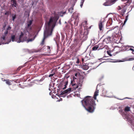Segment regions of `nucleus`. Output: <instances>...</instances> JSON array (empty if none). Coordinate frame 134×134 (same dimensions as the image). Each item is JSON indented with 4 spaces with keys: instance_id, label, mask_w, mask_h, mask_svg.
Segmentation results:
<instances>
[{
    "instance_id": "5",
    "label": "nucleus",
    "mask_w": 134,
    "mask_h": 134,
    "mask_svg": "<svg viewBox=\"0 0 134 134\" xmlns=\"http://www.w3.org/2000/svg\"><path fill=\"white\" fill-rule=\"evenodd\" d=\"M83 81L82 80L79 79L78 82H77V84L75 85H72L75 90L78 88L79 87H81L82 85Z\"/></svg>"
},
{
    "instance_id": "53",
    "label": "nucleus",
    "mask_w": 134,
    "mask_h": 134,
    "mask_svg": "<svg viewBox=\"0 0 134 134\" xmlns=\"http://www.w3.org/2000/svg\"><path fill=\"white\" fill-rule=\"evenodd\" d=\"M129 47H132V48H134V47L133 46H130Z\"/></svg>"
},
{
    "instance_id": "26",
    "label": "nucleus",
    "mask_w": 134,
    "mask_h": 134,
    "mask_svg": "<svg viewBox=\"0 0 134 134\" xmlns=\"http://www.w3.org/2000/svg\"><path fill=\"white\" fill-rule=\"evenodd\" d=\"M32 20H30L28 22L27 24V26L28 27H30L31 25L32 24Z\"/></svg>"
},
{
    "instance_id": "15",
    "label": "nucleus",
    "mask_w": 134,
    "mask_h": 134,
    "mask_svg": "<svg viewBox=\"0 0 134 134\" xmlns=\"http://www.w3.org/2000/svg\"><path fill=\"white\" fill-rule=\"evenodd\" d=\"M68 83V81H66L65 82L63 83V84L64 85V87L63 88V89L64 90L66 89V86L67 85Z\"/></svg>"
},
{
    "instance_id": "51",
    "label": "nucleus",
    "mask_w": 134,
    "mask_h": 134,
    "mask_svg": "<svg viewBox=\"0 0 134 134\" xmlns=\"http://www.w3.org/2000/svg\"><path fill=\"white\" fill-rule=\"evenodd\" d=\"M82 62H83L84 61V59L83 58H82Z\"/></svg>"
},
{
    "instance_id": "7",
    "label": "nucleus",
    "mask_w": 134,
    "mask_h": 134,
    "mask_svg": "<svg viewBox=\"0 0 134 134\" xmlns=\"http://www.w3.org/2000/svg\"><path fill=\"white\" fill-rule=\"evenodd\" d=\"M111 31L110 30L108 31L107 32V34H108V36L107 38V40L110 42H111L112 39L113 38H111L112 36L113 33L110 32Z\"/></svg>"
},
{
    "instance_id": "12",
    "label": "nucleus",
    "mask_w": 134,
    "mask_h": 134,
    "mask_svg": "<svg viewBox=\"0 0 134 134\" xmlns=\"http://www.w3.org/2000/svg\"><path fill=\"white\" fill-rule=\"evenodd\" d=\"M99 93V90H96V92H95L93 96V98L95 100L96 99V97L98 95V93Z\"/></svg>"
},
{
    "instance_id": "37",
    "label": "nucleus",
    "mask_w": 134,
    "mask_h": 134,
    "mask_svg": "<svg viewBox=\"0 0 134 134\" xmlns=\"http://www.w3.org/2000/svg\"><path fill=\"white\" fill-rule=\"evenodd\" d=\"M80 62V60L79 58H77V61L76 62V63L77 64H79V63Z\"/></svg>"
},
{
    "instance_id": "40",
    "label": "nucleus",
    "mask_w": 134,
    "mask_h": 134,
    "mask_svg": "<svg viewBox=\"0 0 134 134\" xmlns=\"http://www.w3.org/2000/svg\"><path fill=\"white\" fill-rule=\"evenodd\" d=\"M129 50H131L132 51V52L133 53L134 52V49L131 48H130Z\"/></svg>"
},
{
    "instance_id": "23",
    "label": "nucleus",
    "mask_w": 134,
    "mask_h": 134,
    "mask_svg": "<svg viewBox=\"0 0 134 134\" xmlns=\"http://www.w3.org/2000/svg\"><path fill=\"white\" fill-rule=\"evenodd\" d=\"M128 13L129 12H128L127 13V15L126 16V18H125V21H124V24L126 22V21H127V20L128 19V16H129V14H128Z\"/></svg>"
},
{
    "instance_id": "48",
    "label": "nucleus",
    "mask_w": 134,
    "mask_h": 134,
    "mask_svg": "<svg viewBox=\"0 0 134 134\" xmlns=\"http://www.w3.org/2000/svg\"><path fill=\"white\" fill-rule=\"evenodd\" d=\"M83 5V4H80V6H81V7H82V6Z\"/></svg>"
},
{
    "instance_id": "35",
    "label": "nucleus",
    "mask_w": 134,
    "mask_h": 134,
    "mask_svg": "<svg viewBox=\"0 0 134 134\" xmlns=\"http://www.w3.org/2000/svg\"><path fill=\"white\" fill-rule=\"evenodd\" d=\"M107 54L110 56H112V55L110 53V52L109 51H107Z\"/></svg>"
},
{
    "instance_id": "20",
    "label": "nucleus",
    "mask_w": 134,
    "mask_h": 134,
    "mask_svg": "<svg viewBox=\"0 0 134 134\" xmlns=\"http://www.w3.org/2000/svg\"><path fill=\"white\" fill-rule=\"evenodd\" d=\"M11 81V80H7L6 81V83L8 85H12Z\"/></svg>"
},
{
    "instance_id": "3",
    "label": "nucleus",
    "mask_w": 134,
    "mask_h": 134,
    "mask_svg": "<svg viewBox=\"0 0 134 134\" xmlns=\"http://www.w3.org/2000/svg\"><path fill=\"white\" fill-rule=\"evenodd\" d=\"M26 31L24 32H21V35H20L19 39L17 42L20 43L21 42H23L26 41L27 38V35L25 34Z\"/></svg>"
},
{
    "instance_id": "22",
    "label": "nucleus",
    "mask_w": 134,
    "mask_h": 134,
    "mask_svg": "<svg viewBox=\"0 0 134 134\" xmlns=\"http://www.w3.org/2000/svg\"><path fill=\"white\" fill-rule=\"evenodd\" d=\"M98 47L99 46H98L97 45L94 46L92 48V50L93 51H96L98 49Z\"/></svg>"
},
{
    "instance_id": "24",
    "label": "nucleus",
    "mask_w": 134,
    "mask_h": 134,
    "mask_svg": "<svg viewBox=\"0 0 134 134\" xmlns=\"http://www.w3.org/2000/svg\"><path fill=\"white\" fill-rule=\"evenodd\" d=\"M97 46H99V47H100V49H102V48L101 47L103 46V43H99ZM102 48H103V47H102Z\"/></svg>"
},
{
    "instance_id": "46",
    "label": "nucleus",
    "mask_w": 134,
    "mask_h": 134,
    "mask_svg": "<svg viewBox=\"0 0 134 134\" xmlns=\"http://www.w3.org/2000/svg\"><path fill=\"white\" fill-rule=\"evenodd\" d=\"M3 79H2V80L3 81H5V82H6V81L7 80H5V79H4V80H3Z\"/></svg>"
},
{
    "instance_id": "8",
    "label": "nucleus",
    "mask_w": 134,
    "mask_h": 134,
    "mask_svg": "<svg viewBox=\"0 0 134 134\" xmlns=\"http://www.w3.org/2000/svg\"><path fill=\"white\" fill-rule=\"evenodd\" d=\"M116 0H112L111 1H108L105 2L103 4V5L105 6H109L112 5L113 4V3L116 1Z\"/></svg>"
},
{
    "instance_id": "29",
    "label": "nucleus",
    "mask_w": 134,
    "mask_h": 134,
    "mask_svg": "<svg viewBox=\"0 0 134 134\" xmlns=\"http://www.w3.org/2000/svg\"><path fill=\"white\" fill-rule=\"evenodd\" d=\"M16 17V15H14V14H13L12 16V20L13 21H14Z\"/></svg>"
},
{
    "instance_id": "32",
    "label": "nucleus",
    "mask_w": 134,
    "mask_h": 134,
    "mask_svg": "<svg viewBox=\"0 0 134 134\" xmlns=\"http://www.w3.org/2000/svg\"><path fill=\"white\" fill-rule=\"evenodd\" d=\"M6 36L3 35L1 37V38H2L3 40H5Z\"/></svg>"
},
{
    "instance_id": "1",
    "label": "nucleus",
    "mask_w": 134,
    "mask_h": 134,
    "mask_svg": "<svg viewBox=\"0 0 134 134\" xmlns=\"http://www.w3.org/2000/svg\"><path fill=\"white\" fill-rule=\"evenodd\" d=\"M81 102L83 105H85L84 107L88 111L91 113L94 111L96 104L93 97L86 96L81 101Z\"/></svg>"
},
{
    "instance_id": "50",
    "label": "nucleus",
    "mask_w": 134,
    "mask_h": 134,
    "mask_svg": "<svg viewBox=\"0 0 134 134\" xmlns=\"http://www.w3.org/2000/svg\"><path fill=\"white\" fill-rule=\"evenodd\" d=\"M81 89V88L80 87L78 89L79 90L78 91H79V90H80Z\"/></svg>"
},
{
    "instance_id": "54",
    "label": "nucleus",
    "mask_w": 134,
    "mask_h": 134,
    "mask_svg": "<svg viewBox=\"0 0 134 134\" xmlns=\"http://www.w3.org/2000/svg\"><path fill=\"white\" fill-rule=\"evenodd\" d=\"M115 28H117V29H118V26H116L115 27Z\"/></svg>"
},
{
    "instance_id": "56",
    "label": "nucleus",
    "mask_w": 134,
    "mask_h": 134,
    "mask_svg": "<svg viewBox=\"0 0 134 134\" xmlns=\"http://www.w3.org/2000/svg\"><path fill=\"white\" fill-rule=\"evenodd\" d=\"M132 54H134V53H133V52H132Z\"/></svg>"
},
{
    "instance_id": "39",
    "label": "nucleus",
    "mask_w": 134,
    "mask_h": 134,
    "mask_svg": "<svg viewBox=\"0 0 134 134\" xmlns=\"http://www.w3.org/2000/svg\"><path fill=\"white\" fill-rule=\"evenodd\" d=\"M118 9L119 10H120L122 9V8L120 6H118Z\"/></svg>"
},
{
    "instance_id": "43",
    "label": "nucleus",
    "mask_w": 134,
    "mask_h": 134,
    "mask_svg": "<svg viewBox=\"0 0 134 134\" xmlns=\"http://www.w3.org/2000/svg\"><path fill=\"white\" fill-rule=\"evenodd\" d=\"M84 1V0H82L81 1V2L80 4H83Z\"/></svg>"
},
{
    "instance_id": "34",
    "label": "nucleus",
    "mask_w": 134,
    "mask_h": 134,
    "mask_svg": "<svg viewBox=\"0 0 134 134\" xmlns=\"http://www.w3.org/2000/svg\"><path fill=\"white\" fill-rule=\"evenodd\" d=\"M55 74V73L54 72L53 74H50L49 76V77H51L54 74Z\"/></svg>"
},
{
    "instance_id": "14",
    "label": "nucleus",
    "mask_w": 134,
    "mask_h": 134,
    "mask_svg": "<svg viewBox=\"0 0 134 134\" xmlns=\"http://www.w3.org/2000/svg\"><path fill=\"white\" fill-rule=\"evenodd\" d=\"M15 36L14 35H12L11 36V39L13 42L16 41L15 40Z\"/></svg>"
},
{
    "instance_id": "10",
    "label": "nucleus",
    "mask_w": 134,
    "mask_h": 134,
    "mask_svg": "<svg viewBox=\"0 0 134 134\" xmlns=\"http://www.w3.org/2000/svg\"><path fill=\"white\" fill-rule=\"evenodd\" d=\"M85 32H84V33H82V32H81V35L80 36L81 38V39H82L84 41L86 40L87 37L86 34H85Z\"/></svg>"
},
{
    "instance_id": "13",
    "label": "nucleus",
    "mask_w": 134,
    "mask_h": 134,
    "mask_svg": "<svg viewBox=\"0 0 134 134\" xmlns=\"http://www.w3.org/2000/svg\"><path fill=\"white\" fill-rule=\"evenodd\" d=\"M11 2L12 3V5L13 7H16V2L15 0H11Z\"/></svg>"
},
{
    "instance_id": "2",
    "label": "nucleus",
    "mask_w": 134,
    "mask_h": 134,
    "mask_svg": "<svg viewBox=\"0 0 134 134\" xmlns=\"http://www.w3.org/2000/svg\"><path fill=\"white\" fill-rule=\"evenodd\" d=\"M55 25V24L53 23L52 26V28L51 29H48L46 30L44 32L43 37L41 42L40 44L42 46L43 45L44 43V40L45 39L47 38L48 36H50L52 35L53 30V29Z\"/></svg>"
},
{
    "instance_id": "49",
    "label": "nucleus",
    "mask_w": 134,
    "mask_h": 134,
    "mask_svg": "<svg viewBox=\"0 0 134 134\" xmlns=\"http://www.w3.org/2000/svg\"><path fill=\"white\" fill-rule=\"evenodd\" d=\"M87 20H85V23L86 24H87Z\"/></svg>"
},
{
    "instance_id": "17",
    "label": "nucleus",
    "mask_w": 134,
    "mask_h": 134,
    "mask_svg": "<svg viewBox=\"0 0 134 134\" xmlns=\"http://www.w3.org/2000/svg\"><path fill=\"white\" fill-rule=\"evenodd\" d=\"M41 49H34L32 50V52L33 53H37L40 52L41 51Z\"/></svg>"
},
{
    "instance_id": "4",
    "label": "nucleus",
    "mask_w": 134,
    "mask_h": 134,
    "mask_svg": "<svg viewBox=\"0 0 134 134\" xmlns=\"http://www.w3.org/2000/svg\"><path fill=\"white\" fill-rule=\"evenodd\" d=\"M121 115L123 118L126 119V120L127 121L129 122L131 124L132 122V119L131 117L128 116L125 113L122 112L121 113Z\"/></svg>"
},
{
    "instance_id": "9",
    "label": "nucleus",
    "mask_w": 134,
    "mask_h": 134,
    "mask_svg": "<svg viewBox=\"0 0 134 134\" xmlns=\"http://www.w3.org/2000/svg\"><path fill=\"white\" fill-rule=\"evenodd\" d=\"M98 26L100 31L101 32L103 31L104 29V25L102 21H100L99 22Z\"/></svg>"
},
{
    "instance_id": "30",
    "label": "nucleus",
    "mask_w": 134,
    "mask_h": 134,
    "mask_svg": "<svg viewBox=\"0 0 134 134\" xmlns=\"http://www.w3.org/2000/svg\"><path fill=\"white\" fill-rule=\"evenodd\" d=\"M111 25V23H110V21H108V22H107V26H110Z\"/></svg>"
},
{
    "instance_id": "6",
    "label": "nucleus",
    "mask_w": 134,
    "mask_h": 134,
    "mask_svg": "<svg viewBox=\"0 0 134 134\" xmlns=\"http://www.w3.org/2000/svg\"><path fill=\"white\" fill-rule=\"evenodd\" d=\"M43 50L44 52L47 53H49L51 52V49L49 46H44L43 47Z\"/></svg>"
},
{
    "instance_id": "27",
    "label": "nucleus",
    "mask_w": 134,
    "mask_h": 134,
    "mask_svg": "<svg viewBox=\"0 0 134 134\" xmlns=\"http://www.w3.org/2000/svg\"><path fill=\"white\" fill-rule=\"evenodd\" d=\"M73 7H71L70 8H69L68 9V11L70 13H72L73 12Z\"/></svg>"
},
{
    "instance_id": "28",
    "label": "nucleus",
    "mask_w": 134,
    "mask_h": 134,
    "mask_svg": "<svg viewBox=\"0 0 134 134\" xmlns=\"http://www.w3.org/2000/svg\"><path fill=\"white\" fill-rule=\"evenodd\" d=\"M35 38V37H34V38L33 39H32H32L30 38V39H29L27 40V42H28L30 41H32L33 40H34Z\"/></svg>"
},
{
    "instance_id": "31",
    "label": "nucleus",
    "mask_w": 134,
    "mask_h": 134,
    "mask_svg": "<svg viewBox=\"0 0 134 134\" xmlns=\"http://www.w3.org/2000/svg\"><path fill=\"white\" fill-rule=\"evenodd\" d=\"M83 69L85 70H87L88 69V67L87 66H83L82 67Z\"/></svg>"
},
{
    "instance_id": "47",
    "label": "nucleus",
    "mask_w": 134,
    "mask_h": 134,
    "mask_svg": "<svg viewBox=\"0 0 134 134\" xmlns=\"http://www.w3.org/2000/svg\"><path fill=\"white\" fill-rule=\"evenodd\" d=\"M20 69L21 68L20 67H19V68H18L17 70H20Z\"/></svg>"
},
{
    "instance_id": "38",
    "label": "nucleus",
    "mask_w": 134,
    "mask_h": 134,
    "mask_svg": "<svg viewBox=\"0 0 134 134\" xmlns=\"http://www.w3.org/2000/svg\"><path fill=\"white\" fill-rule=\"evenodd\" d=\"M4 14L5 15H9V12L8 11H7Z\"/></svg>"
},
{
    "instance_id": "36",
    "label": "nucleus",
    "mask_w": 134,
    "mask_h": 134,
    "mask_svg": "<svg viewBox=\"0 0 134 134\" xmlns=\"http://www.w3.org/2000/svg\"><path fill=\"white\" fill-rule=\"evenodd\" d=\"M11 29V27L9 26L7 28V31L8 30H10Z\"/></svg>"
},
{
    "instance_id": "52",
    "label": "nucleus",
    "mask_w": 134,
    "mask_h": 134,
    "mask_svg": "<svg viewBox=\"0 0 134 134\" xmlns=\"http://www.w3.org/2000/svg\"><path fill=\"white\" fill-rule=\"evenodd\" d=\"M77 73H76L75 74V76H77Z\"/></svg>"
},
{
    "instance_id": "33",
    "label": "nucleus",
    "mask_w": 134,
    "mask_h": 134,
    "mask_svg": "<svg viewBox=\"0 0 134 134\" xmlns=\"http://www.w3.org/2000/svg\"><path fill=\"white\" fill-rule=\"evenodd\" d=\"M8 31H7V30H6V31H5L4 33V35L6 36L7 35V34H8Z\"/></svg>"
},
{
    "instance_id": "21",
    "label": "nucleus",
    "mask_w": 134,
    "mask_h": 134,
    "mask_svg": "<svg viewBox=\"0 0 134 134\" xmlns=\"http://www.w3.org/2000/svg\"><path fill=\"white\" fill-rule=\"evenodd\" d=\"M130 110V108L129 107H127L125 108L124 109V111L125 112L128 111Z\"/></svg>"
},
{
    "instance_id": "42",
    "label": "nucleus",
    "mask_w": 134,
    "mask_h": 134,
    "mask_svg": "<svg viewBox=\"0 0 134 134\" xmlns=\"http://www.w3.org/2000/svg\"><path fill=\"white\" fill-rule=\"evenodd\" d=\"M5 26H6V25L5 24V25H4L3 26V27L2 28V29L3 30H4Z\"/></svg>"
},
{
    "instance_id": "44",
    "label": "nucleus",
    "mask_w": 134,
    "mask_h": 134,
    "mask_svg": "<svg viewBox=\"0 0 134 134\" xmlns=\"http://www.w3.org/2000/svg\"><path fill=\"white\" fill-rule=\"evenodd\" d=\"M84 1V0H82L81 1V2L80 4H83Z\"/></svg>"
},
{
    "instance_id": "41",
    "label": "nucleus",
    "mask_w": 134,
    "mask_h": 134,
    "mask_svg": "<svg viewBox=\"0 0 134 134\" xmlns=\"http://www.w3.org/2000/svg\"><path fill=\"white\" fill-rule=\"evenodd\" d=\"M134 60V58H129V61H131V60Z\"/></svg>"
},
{
    "instance_id": "45",
    "label": "nucleus",
    "mask_w": 134,
    "mask_h": 134,
    "mask_svg": "<svg viewBox=\"0 0 134 134\" xmlns=\"http://www.w3.org/2000/svg\"><path fill=\"white\" fill-rule=\"evenodd\" d=\"M73 80H77V79L76 77H73Z\"/></svg>"
},
{
    "instance_id": "19",
    "label": "nucleus",
    "mask_w": 134,
    "mask_h": 134,
    "mask_svg": "<svg viewBox=\"0 0 134 134\" xmlns=\"http://www.w3.org/2000/svg\"><path fill=\"white\" fill-rule=\"evenodd\" d=\"M76 82H77V81H76V80H73L72 81H71V83L72 85H75L76 84H77Z\"/></svg>"
},
{
    "instance_id": "18",
    "label": "nucleus",
    "mask_w": 134,
    "mask_h": 134,
    "mask_svg": "<svg viewBox=\"0 0 134 134\" xmlns=\"http://www.w3.org/2000/svg\"><path fill=\"white\" fill-rule=\"evenodd\" d=\"M53 21V19L52 18H51L48 23V25L49 26H50L51 25V24L52 23Z\"/></svg>"
},
{
    "instance_id": "16",
    "label": "nucleus",
    "mask_w": 134,
    "mask_h": 134,
    "mask_svg": "<svg viewBox=\"0 0 134 134\" xmlns=\"http://www.w3.org/2000/svg\"><path fill=\"white\" fill-rule=\"evenodd\" d=\"M126 11V10L125 9L123 8L121 11L120 12L121 15L123 16L124 15Z\"/></svg>"
},
{
    "instance_id": "25",
    "label": "nucleus",
    "mask_w": 134,
    "mask_h": 134,
    "mask_svg": "<svg viewBox=\"0 0 134 134\" xmlns=\"http://www.w3.org/2000/svg\"><path fill=\"white\" fill-rule=\"evenodd\" d=\"M103 94H104V95H106L107 94V92L105 90H104L102 91Z\"/></svg>"
},
{
    "instance_id": "55",
    "label": "nucleus",
    "mask_w": 134,
    "mask_h": 134,
    "mask_svg": "<svg viewBox=\"0 0 134 134\" xmlns=\"http://www.w3.org/2000/svg\"><path fill=\"white\" fill-rule=\"evenodd\" d=\"M127 98V97H126V98H125L124 99H125V98Z\"/></svg>"
},
{
    "instance_id": "11",
    "label": "nucleus",
    "mask_w": 134,
    "mask_h": 134,
    "mask_svg": "<svg viewBox=\"0 0 134 134\" xmlns=\"http://www.w3.org/2000/svg\"><path fill=\"white\" fill-rule=\"evenodd\" d=\"M71 91V88H69L68 89L62 92L61 93V94H68L70 93Z\"/></svg>"
}]
</instances>
